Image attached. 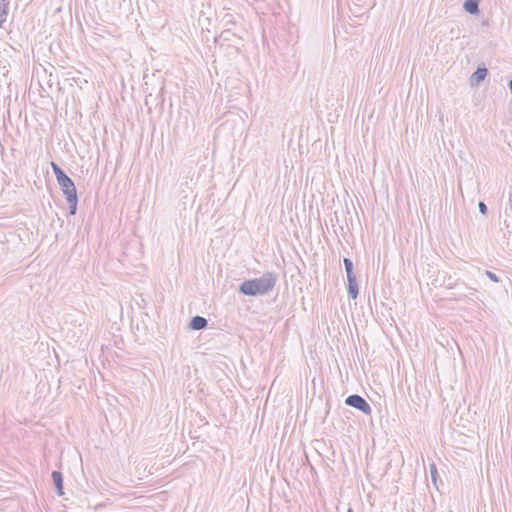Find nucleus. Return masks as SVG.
I'll return each mask as SVG.
<instances>
[{"label":"nucleus","instance_id":"f257e3e1","mask_svg":"<svg viewBox=\"0 0 512 512\" xmlns=\"http://www.w3.org/2000/svg\"><path fill=\"white\" fill-rule=\"evenodd\" d=\"M277 282L274 272H266L261 277L245 280L239 285V292L246 296L265 295L272 291Z\"/></svg>","mask_w":512,"mask_h":512},{"label":"nucleus","instance_id":"f03ea898","mask_svg":"<svg viewBox=\"0 0 512 512\" xmlns=\"http://www.w3.org/2000/svg\"><path fill=\"white\" fill-rule=\"evenodd\" d=\"M345 404L363 412L365 415H371L372 413L370 404L358 394L349 395L345 399Z\"/></svg>","mask_w":512,"mask_h":512},{"label":"nucleus","instance_id":"7ed1b4c3","mask_svg":"<svg viewBox=\"0 0 512 512\" xmlns=\"http://www.w3.org/2000/svg\"><path fill=\"white\" fill-rule=\"evenodd\" d=\"M58 184L63 192V194L67 197H70V194H77V190L73 180L66 174L61 179H59Z\"/></svg>","mask_w":512,"mask_h":512},{"label":"nucleus","instance_id":"20e7f679","mask_svg":"<svg viewBox=\"0 0 512 512\" xmlns=\"http://www.w3.org/2000/svg\"><path fill=\"white\" fill-rule=\"evenodd\" d=\"M488 75V70L484 66H478L477 69L472 73L470 77V84L472 86H478L486 76Z\"/></svg>","mask_w":512,"mask_h":512},{"label":"nucleus","instance_id":"39448f33","mask_svg":"<svg viewBox=\"0 0 512 512\" xmlns=\"http://www.w3.org/2000/svg\"><path fill=\"white\" fill-rule=\"evenodd\" d=\"M58 495H63V475L60 471L54 470L51 474Z\"/></svg>","mask_w":512,"mask_h":512},{"label":"nucleus","instance_id":"423d86ee","mask_svg":"<svg viewBox=\"0 0 512 512\" xmlns=\"http://www.w3.org/2000/svg\"><path fill=\"white\" fill-rule=\"evenodd\" d=\"M208 325V321L206 318L202 316H194L190 321V328L193 330H202L206 328Z\"/></svg>","mask_w":512,"mask_h":512},{"label":"nucleus","instance_id":"0eeeda50","mask_svg":"<svg viewBox=\"0 0 512 512\" xmlns=\"http://www.w3.org/2000/svg\"><path fill=\"white\" fill-rule=\"evenodd\" d=\"M348 281V295L350 298L355 300L359 294V288L356 277L347 280Z\"/></svg>","mask_w":512,"mask_h":512},{"label":"nucleus","instance_id":"6e6552de","mask_svg":"<svg viewBox=\"0 0 512 512\" xmlns=\"http://www.w3.org/2000/svg\"><path fill=\"white\" fill-rule=\"evenodd\" d=\"M479 2L480 0H466L463 7L466 12L470 14H477L479 12Z\"/></svg>","mask_w":512,"mask_h":512},{"label":"nucleus","instance_id":"1a4fd4ad","mask_svg":"<svg viewBox=\"0 0 512 512\" xmlns=\"http://www.w3.org/2000/svg\"><path fill=\"white\" fill-rule=\"evenodd\" d=\"M9 13V2L0 1V27L6 22Z\"/></svg>","mask_w":512,"mask_h":512},{"label":"nucleus","instance_id":"9d476101","mask_svg":"<svg viewBox=\"0 0 512 512\" xmlns=\"http://www.w3.org/2000/svg\"><path fill=\"white\" fill-rule=\"evenodd\" d=\"M66 200L69 203V214L75 215L76 211H77V203H78L77 194H73V196L70 194V197H67Z\"/></svg>","mask_w":512,"mask_h":512},{"label":"nucleus","instance_id":"9b49d317","mask_svg":"<svg viewBox=\"0 0 512 512\" xmlns=\"http://www.w3.org/2000/svg\"><path fill=\"white\" fill-rule=\"evenodd\" d=\"M51 167H52L54 175L56 176L57 181L66 175V173L62 170V168L55 162H51Z\"/></svg>","mask_w":512,"mask_h":512},{"label":"nucleus","instance_id":"f8f14e48","mask_svg":"<svg viewBox=\"0 0 512 512\" xmlns=\"http://www.w3.org/2000/svg\"><path fill=\"white\" fill-rule=\"evenodd\" d=\"M429 470H430L432 482L434 483V485H436L437 476H438L436 465L434 463H432L429 467Z\"/></svg>","mask_w":512,"mask_h":512},{"label":"nucleus","instance_id":"ddd939ff","mask_svg":"<svg viewBox=\"0 0 512 512\" xmlns=\"http://www.w3.org/2000/svg\"><path fill=\"white\" fill-rule=\"evenodd\" d=\"M443 285L448 289H452L457 285V280L453 279L452 276H449L447 280H444Z\"/></svg>","mask_w":512,"mask_h":512},{"label":"nucleus","instance_id":"4468645a","mask_svg":"<svg viewBox=\"0 0 512 512\" xmlns=\"http://www.w3.org/2000/svg\"><path fill=\"white\" fill-rule=\"evenodd\" d=\"M343 264H344V268H345V271H352L353 270V262L351 259L349 258H344L343 259Z\"/></svg>","mask_w":512,"mask_h":512},{"label":"nucleus","instance_id":"2eb2a0df","mask_svg":"<svg viewBox=\"0 0 512 512\" xmlns=\"http://www.w3.org/2000/svg\"><path fill=\"white\" fill-rule=\"evenodd\" d=\"M485 274L493 282L497 283V282L500 281L499 277L494 272H492V271L486 270Z\"/></svg>","mask_w":512,"mask_h":512},{"label":"nucleus","instance_id":"dca6fc26","mask_svg":"<svg viewBox=\"0 0 512 512\" xmlns=\"http://www.w3.org/2000/svg\"><path fill=\"white\" fill-rule=\"evenodd\" d=\"M478 207H479V211L482 213V214H486L487 213V206L484 202L480 201L479 204H478Z\"/></svg>","mask_w":512,"mask_h":512},{"label":"nucleus","instance_id":"f3484780","mask_svg":"<svg viewBox=\"0 0 512 512\" xmlns=\"http://www.w3.org/2000/svg\"><path fill=\"white\" fill-rule=\"evenodd\" d=\"M224 21H226V23H231V24H235V21L233 20V16L229 13H227L224 18H223Z\"/></svg>","mask_w":512,"mask_h":512},{"label":"nucleus","instance_id":"a211bd4d","mask_svg":"<svg viewBox=\"0 0 512 512\" xmlns=\"http://www.w3.org/2000/svg\"><path fill=\"white\" fill-rule=\"evenodd\" d=\"M346 275H347V280H349V279H352V278L356 277V276H355V274H354V272H353V270H352V271H347V272H346Z\"/></svg>","mask_w":512,"mask_h":512},{"label":"nucleus","instance_id":"6ab92c4d","mask_svg":"<svg viewBox=\"0 0 512 512\" xmlns=\"http://www.w3.org/2000/svg\"><path fill=\"white\" fill-rule=\"evenodd\" d=\"M467 289H468L470 295H473L476 292V289H474V288L468 287Z\"/></svg>","mask_w":512,"mask_h":512},{"label":"nucleus","instance_id":"aec40b11","mask_svg":"<svg viewBox=\"0 0 512 512\" xmlns=\"http://www.w3.org/2000/svg\"><path fill=\"white\" fill-rule=\"evenodd\" d=\"M347 512H353L352 508H349Z\"/></svg>","mask_w":512,"mask_h":512}]
</instances>
